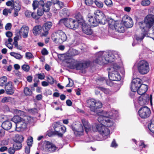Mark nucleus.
Wrapping results in <instances>:
<instances>
[{
    "label": "nucleus",
    "instance_id": "nucleus-47",
    "mask_svg": "<svg viewBox=\"0 0 154 154\" xmlns=\"http://www.w3.org/2000/svg\"><path fill=\"white\" fill-rule=\"evenodd\" d=\"M14 147L16 150L20 149L22 147V145L21 143L16 142L13 145Z\"/></svg>",
    "mask_w": 154,
    "mask_h": 154
},
{
    "label": "nucleus",
    "instance_id": "nucleus-1",
    "mask_svg": "<svg viewBox=\"0 0 154 154\" xmlns=\"http://www.w3.org/2000/svg\"><path fill=\"white\" fill-rule=\"evenodd\" d=\"M143 33L136 36V39L138 43L141 41L144 36L149 37L154 40V15L152 14L147 15L144 21L139 24Z\"/></svg>",
    "mask_w": 154,
    "mask_h": 154
},
{
    "label": "nucleus",
    "instance_id": "nucleus-9",
    "mask_svg": "<svg viewBox=\"0 0 154 154\" xmlns=\"http://www.w3.org/2000/svg\"><path fill=\"white\" fill-rule=\"evenodd\" d=\"M139 116L142 118L145 119L148 117L150 114L151 111L149 108L146 106L141 107L138 111Z\"/></svg>",
    "mask_w": 154,
    "mask_h": 154
},
{
    "label": "nucleus",
    "instance_id": "nucleus-12",
    "mask_svg": "<svg viewBox=\"0 0 154 154\" xmlns=\"http://www.w3.org/2000/svg\"><path fill=\"white\" fill-rule=\"evenodd\" d=\"M94 17L100 22V24L104 25L107 22L106 18L103 13L99 10H97L94 12Z\"/></svg>",
    "mask_w": 154,
    "mask_h": 154
},
{
    "label": "nucleus",
    "instance_id": "nucleus-43",
    "mask_svg": "<svg viewBox=\"0 0 154 154\" xmlns=\"http://www.w3.org/2000/svg\"><path fill=\"white\" fill-rule=\"evenodd\" d=\"M11 56L14 57L17 59H20L22 57V56L20 54L16 53L14 52H11L10 53Z\"/></svg>",
    "mask_w": 154,
    "mask_h": 154
},
{
    "label": "nucleus",
    "instance_id": "nucleus-26",
    "mask_svg": "<svg viewBox=\"0 0 154 154\" xmlns=\"http://www.w3.org/2000/svg\"><path fill=\"white\" fill-rule=\"evenodd\" d=\"M72 129L76 135H81L83 134L84 129L81 124L79 125L78 128L75 129L74 128H72Z\"/></svg>",
    "mask_w": 154,
    "mask_h": 154
},
{
    "label": "nucleus",
    "instance_id": "nucleus-13",
    "mask_svg": "<svg viewBox=\"0 0 154 154\" xmlns=\"http://www.w3.org/2000/svg\"><path fill=\"white\" fill-rule=\"evenodd\" d=\"M51 22H47L45 23L42 26V29L43 32L42 33V36H46L49 33V31L52 26Z\"/></svg>",
    "mask_w": 154,
    "mask_h": 154
},
{
    "label": "nucleus",
    "instance_id": "nucleus-46",
    "mask_svg": "<svg viewBox=\"0 0 154 154\" xmlns=\"http://www.w3.org/2000/svg\"><path fill=\"white\" fill-rule=\"evenodd\" d=\"M98 88L107 94H111L110 91L108 89L105 88L101 87H98Z\"/></svg>",
    "mask_w": 154,
    "mask_h": 154
},
{
    "label": "nucleus",
    "instance_id": "nucleus-5",
    "mask_svg": "<svg viewBox=\"0 0 154 154\" xmlns=\"http://www.w3.org/2000/svg\"><path fill=\"white\" fill-rule=\"evenodd\" d=\"M119 66L117 65L116 67H111L109 69L108 75L109 79L113 81H119L121 77L117 70L119 68Z\"/></svg>",
    "mask_w": 154,
    "mask_h": 154
},
{
    "label": "nucleus",
    "instance_id": "nucleus-35",
    "mask_svg": "<svg viewBox=\"0 0 154 154\" xmlns=\"http://www.w3.org/2000/svg\"><path fill=\"white\" fill-rule=\"evenodd\" d=\"M148 147V145L145 144L143 141H140L138 143V149L140 151L143 150L144 149Z\"/></svg>",
    "mask_w": 154,
    "mask_h": 154
},
{
    "label": "nucleus",
    "instance_id": "nucleus-38",
    "mask_svg": "<svg viewBox=\"0 0 154 154\" xmlns=\"http://www.w3.org/2000/svg\"><path fill=\"white\" fill-rule=\"evenodd\" d=\"M148 128L152 133H154V119H152L149 124L148 125Z\"/></svg>",
    "mask_w": 154,
    "mask_h": 154
},
{
    "label": "nucleus",
    "instance_id": "nucleus-64",
    "mask_svg": "<svg viewBox=\"0 0 154 154\" xmlns=\"http://www.w3.org/2000/svg\"><path fill=\"white\" fill-rule=\"evenodd\" d=\"M41 53L43 55H47L48 54V52L46 48H43L41 51Z\"/></svg>",
    "mask_w": 154,
    "mask_h": 154
},
{
    "label": "nucleus",
    "instance_id": "nucleus-58",
    "mask_svg": "<svg viewBox=\"0 0 154 154\" xmlns=\"http://www.w3.org/2000/svg\"><path fill=\"white\" fill-rule=\"evenodd\" d=\"M31 17L33 18L36 19H38L39 18V16L38 15L37 13L36 14L35 12H32Z\"/></svg>",
    "mask_w": 154,
    "mask_h": 154
},
{
    "label": "nucleus",
    "instance_id": "nucleus-23",
    "mask_svg": "<svg viewBox=\"0 0 154 154\" xmlns=\"http://www.w3.org/2000/svg\"><path fill=\"white\" fill-rule=\"evenodd\" d=\"M13 8L14 11V16L16 17L18 15V12L21 9L20 3L19 1H15L14 3Z\"/></svg>",
    "mask_w": 154,
    "mask_h": 154
},
{
    "label": "nucleus",
    "instance_id": "nucleus-14",
    "mask_svg": "<svg viewBox=\"0 0 154 154\" xmlns=\"http://www.w3.org/2000/svg\"><path fill=\"white\" fill-rule=\"evenodd\" d=\"M44 146L46 151L48 152H54L57 149L56 147L54 145L48 141L44 142Z\"/></svg>",
    "mask_w": 154,
    "mask_h": 154
},
{
    "label": "nucleus",
    "instance_id": "nucleus-31",
    "mask_svg": "<svg viewBox=\"0 0 154 154\" xmlns=\"http://www.w3.org/2000/svg\"><path fill=\"white\" fill-rule=\"evenodd\" d=\"M2 128L5 130H8L12 127V124L10 121H5L4 122L2 125Z\"/></svg>",
    "mask_w": 154,
    "mask_h": 154
},
{
    "label": "nucleus",
    "instance_id": "nucleus-54",
    "mask_svg": "<svg viewBox=\"0 0 154 154\" xmlns=\"http://www.w3.org/2000/svg\"><path fill=\"white\" fill-rule=\"evenodd\" d=\"M22 68L24 71L28 72L29 69V66L28 65L24 64L22 66Z\"/></svg>",
    "mask_w": 154,
    "mask_h": 154
},
{
    "label": "nucleus",
    "instance_id": "nucleus-22",
    "mask_svg": "<svg viewBox=\"0 0 154 154\" xmlns=\"http://www.w3.org/2000/svg\"><path fill=\"white\" fill-rule=\"evenodd\" d=\"M88 20L91 26L94 27L96 26L99 24H100V21L94 17H93L92 16H91L88 17Z\"/></svg>",
    "mask_w": 154,
    "mask_h": 154
},
{
    "label": "nucleus",
    "instance_id": "nucleus-61",
    "mask_svg": "<svg viewBox=\"0 0 154 154\" xmlns=\"http://www.w3.org/2000/svg\"><path fill=\"white\" fill-rule=\"evenodd\" d=\"M13 45H14L15 47L17 49L21 50L22 49L21 47L18 45L17 42H14Z\"/></svg>",
    "mask_w": 154,
    "mask_h": 154
},
{
    "label": "nucleus",
    "instance_id": "nucleus-55",
    "mask_svg": "<svg viewBox=\"0 0 154 154\" xmlns=\"http://www.w3.org/2000/svg\"><path fill=\"white\" fill-rule=\"evenodd\" d=\"M13 111L15 114L19 115H21L23 112V111L16 109H13Z\"/></svg>",
    "mask_w": 154,
    "mask_h": 154
},
{
    "label": "nucleus",
    "instance_id": "nucleus-37",
    "mask_svg": "<svg viewBox=\"0 0 154 154\" xmlns=\"http://www.w3.org/2000/svg\"><path fill=\"white\" fill-rule=\"evenodd\" d=\"M103 125L106 127H111L113 125L114 122L112 120L109 119V117H107Z\"/></svg>",
    "mask_w": 154,
    "mask_h": 154
},
{
    "label": "nucleus",
    "instance_id": "nucleus-52",
    "mask_svg": "<svg viewBox=\"0 0 154 154\" xmlns=\"http://www.w3.org/2000/svg\"><path fill=\"white\" fill-rule=\"evenodd\" d=\"M150 3V1L148 0H143L141 2V4L143 6H148Z\"/></svg>",
    "mask_w": 154,
    "mask_h": 154
},
{
    "label": "nucleus",
    "instance_id": "nucleus-32",
    "mask_svg": "<svg viewBox=\"0 0 154 154\" xmlns=\"http://www.w3.org/2000/svg\"><path fill=\"white\" fill-rule=\"evenodd\" d=\"M75 17L76 19V20L75 21L78 23L79 26L81 25V24L85 23L80 13H78L76 14L75 16Z\"/></svg>",
    "mask_w": 154,
    "mask_h": 154
},
{
    "label": "nucleus",
    "instance_id": "nucleus-18",
    "mask_svg": "<svg viewBox=\"0 0 154 154\" xmlns=\"http://www.w3.org/2000/svg\"><path fill=\"white\" fill-rule=\"evenodd\" d=\"M104 55L107 57L109 62H112L113 61V59L119 57L118 53L116 51H114L112 52H105L104 53Z\"/></svg>",
    "mask_w": 154,
    "mask_h": 154
},
{
    "label": "nucleus",
    "instance_id": "nucleus-6",
    "mask_svg": "<svg viewBox=\"0 0 154 154\" xmlns=\"http://www.w3.org/2000/svg\"><path fill=\"white\" fill-rule=\"evenodd\" d=\"M106 52H99L96 54V58L94 62L100 65H103L109 62L107 57L104 55Z\"/></svg>",
    "mask_w": 154,
    "mask_h": 154
},
{
    "label": "nucleus",
    "instance_id": "nucleus-27",
    "mask_svg": "<svg viewBox=\"0 0 154 154\" xmlns=\"http://www.w3.org/2000/svg\"><path fill=\"white\" fill-rule=\"evenodd\" d=\"M45 3L43 0H40L38 1L37 0H34L33 1L32 6L34 10H35L37 8H39V7L43 6Z\"/></svg>",
    "mask_w": 154,
    "mask_h": 154
},
{
    "label": "nucleus",
    "instance_id": "nucleus-42",
    "mask_svg": "<svg viewBox=\"0 0 154 154\" xmlns=\"http://www.w3.org/2000/svg\"><path fill=\"white\" fill-rule=\"evenodd\" d=\"M13 99L9 97H5L1 100V102L3 103L11 102L13 101Z\"/></svg>",
    "mask_w": 154,
    "mask_h": 154
},
{
    "label": "nucleus",
    "instance_id": "nucleus-41",
    "mask_svg": "<svg viewBox=\"0 0 154 154\" xmlns=\"http://www.w3.org/2000/svg\"><path fill=\"white\" fill-rule=\"evenodd\" d=\"M108 23L110 27L115 28L116 26V24L118 23V21H115L112 19H110L108 21Z\"/></svg>",
    "mask_w": 154,
    "mask_h": 154
},
{
    "label": "nucleus",
    "instance_id": "nucleus-59",
    "mask_svg": "<svg viewBox=\"0 0 154 154\" xmlns=\"http://www.w3.org/2000/svg\"><path fill=\"white\" fill-rule=\"evenodd\" d=\"M85 4L86 5L90 6L93 3L92 0H85Z\"/></svg>",
    "mask_w": 154,
    "mask_h": 154
},
{
    "label": "nucleus",
    "instance_id": "nucleus-36",
    "mask_svg": "<svg viewBox=\"0 0 154 154\" xmlns=\"http://www.w3.org/2000/svg\"><path fill=\"white\" fill-rule=\"evenodd\" d=\"M14 140L15 142L21 143L23 141V137L21 135L16 134L14 138Z\"/></svg>",
    "mask_w": 154,
    "mask_h": 154
},
{
    "label": "nucleus",
    "instance_id": "nucleus-48",
    "mask_svg": "<svg viewBox=\"0 0 154 154\" xmlns=\"http://www.w3.org/2000/svg\"><path fill=\"white\" fill-rule=\"evenodd\" d=\"M25 57L27 59L29 60L33 59L34 58L32 54L29 52H26V53Z\"/></svg>",
    "mask_w": 154,
    "mask_h": 154
},
{
    "label": "nucleus",
    "instance_id": "nucleus-17",
    "mask_svg": "<svg viewBox=\"0 0 154 154\" xmlns=\"http://www.w3.org/2000/svg\"><path fill=\"white\" fill-rule=\"evenodd\" d=\"M53 127L54 131V134L57 135L59 137H62L63 136V134L60 132V128L65 129V127H62L58 122H54L53 124Z\"/></svg>",
    "mask_w": 154,
    "mask_h": 154
},
{
    "label": "nucleus",
    "instance_id": "nucleus-3",
    "mask_svg": "<svg viewBox=\"0 0 154 154\" xmlns=\"http://www.w3.org/2000/svg\"><path fill=\"white\" fill-rule=\"evenodd\" d=\"M30 119L31 118L27 116L22 118L19 116H15L11 120L15 124L17 131H21L26 129L27 124L29 123Z\"/></svg>",
    "mask_w": 154,
    "mask_h": 154
},
{
    "label": "nucleus",
    "instance_id": "nucleus-10",
    "mask_svg": "<svg viewBox=\"0 0 154 154\" xmlns=\"http://www.w3.org/2000/svg\"><path fill=\"white\" fill-rule=\"evenodd\" d=\"M82 122L85 127V131L87 133L91 131V130L94 131H98V128L99 126V124L97 125L95 124H94L92 125V128H91V126L89 125L88 121H86L85 119H82Z\"/></svg>",
    "mask_w": 154,
    "mask_h": 154
},
{
    "label": "nucleus",
    "instance_id": "nucleus-62",
    "mask_svg": "<svg viewBox=\"0 0 154 154\" xmlns=\"http://www.w3.org/2000/svg\"><path fill=\"white\" fill-rule=\"evenodd\" d=\"M69 83L66 85V87H71L73 85V82L69 78Z\"/></svg>",
    "mask_w": 154,
    "mask_h": 154
},
{
    "label": "nucleus",
    "instance_id": "nucleus-50",
    "mask_svg": "<svg viewBox=\"0 0 154 154\" xmlns=\"http://www.w3.org/2000/svg\"><path fill=\"white\" fill-rule=\"evenodd\" d=\"M95 3L96 6L99 8H102L103 5V4L102 2L100 1H96L95 2Z\"/></svg>",
    "mask_w": 154,
    "mask_h": 154
},
{
    "label": "nucleus",
    "instance_id": "nucleus-2",
    "mask_svg": "<svg viewBox=\"0 0 154 154\" xmlns=\"http://www.w3.org/2000/svg\"><path fill=\"white\" fill-rule=\"evenodd\" d=\"M141 80L139 78H135V88H137V90L138 94L141 96L139 98V103L141 105H143L148 104L150 101L151 104H152V95L150 96L148 95H143L146 92L148 89L147 85L142 84Z\"/></svg>",
    "mask_w": 154,
    "mask_h": 154
},
{
    "label": "nucleus",
    "instance_id": "nucleus-24",
    "mask_svg": "<svg viewBox=\"0 0 154 154\" xmlns=\"http://www.w3.org/2000/svg\"><path fill=\"white\" fill-rule=\"evenodd\" d=\"M82 26V31L85 34L87 35H91L93 32L92 30L89 26L87 25L85 23L81 25Z\"/></svg>",
    "mask_w": 154,
    "mask_h": 154
},
{
    "label": "nucleus",
    "instance_id": "nucleus-56",
    "mask_svg": "<svg viewBox=\"0 0 154 154\" xmlns=\"http://www.w3.org/2000/svg\"><path fill=\"white\" fill-rule=\"evenodd\" d=\"M48 83L51 84H53L54 83V80L51 76H50L48 77Z\"/></svg>",
    "mask_w": 154,
    "mask_h": 154
},
{
    "label": "nucleus",
    "instance_id": "nucleus-4",
    "mask_svg": "<svg viewBox=\"0 0 154 154\" xmlns=\"http://www.w3.org/2000/svg\"><path fill=\"white\" fill-rule=\"evenodd\" d=\"M137 69L141 75L147 74L149 71L148 63L145 60H141L137 64Z\"/></svg>",
    "mask_w": 154,
    "mask_h": 154
},
{
    "label": "nucleus",
    "instance_id": "nucleus-44",
    "mask_svg": "<svg viewBox=\"0 0 154 154\" xmlns=\"http://www.w3.org/2000/svg\"><path fill=\"white\" fill-rule=\"evenodd\" d=\"M24 92L26 95L30 96L32 94L31 90L28 87H26L24 89Z\"/></svg>",
    "mask_w": 154,
    "mask_h": 154
},
{
    "label": "nucleus",
    "instance_id": "nucleus-20",
    "mask_svg": "<svg viewBox=\"0 0 154 154\" xmlns=\"http://www.w3.org/2000/svg\"><path fill=\"white\" fill-rule=\"evenodd\" d=\"M29 32V28L26 25L23 26L19 30L20 35L22 36L23 38H26L28 37Z\"/></svg>",
    "mask_w": 154,
    "mask_h": 154
},
{
    "label": "nucleus",
    "instance_id": "nucleus-29",
    "mask_svg": "<svg viewBox=\"0 0 154 154\" xmlns=\"http://www.w3.org/2000/svg\"><path fill=\"white\" fill-rule=\"evenodd\" d=\"M60 31V30H58L53 32L51 35V38L54 42H58V41H59Z\"/></svg>",
    "mask_w": 154,
    "mask_h": 154
},
{
    "label": "nucleus",
    "instance_id": "nucleus-33",
    "mask_svg": "<svg viewBox=\"0 0 154 154\" xmlns=\"http://www.w3.org/2000/svg\"><path fill=\"white\" fill-rule=\"evenodd\" d=\"M133 79L131 83L130 88L131 90V92L130 93V95L131 97H134V95L135 89V81Z\"/></svg>",
    "mask_w": 154,
    "mask_h": 154
},
{
    "label": "nucleus",
    "instance_id": "nucleus-30",
    "mask_svg": "<svg viewBox=\"0 0 154 154\" xmlns=\"http://www.w3.org/2000/svg\"><path fill=\"white\" fill-rule=\"evenodd\" d=\"M115 28L119 32L123 33L125 31L124 27L123 25L121 22H118L116 24V26Z\"/></svg>",
    "mask_w": 154,
    "mask_h": 154
},
{
    "label": "nucleus",
    "instance_id": "nucleus-60",
    "mask_svg": "<svg viewBox=\"0 0 154 154\" xmlns=\"http://www.w3.org/2000/svg\"><path fill=\"white\" fill-rule=\"evenodd\" d=\"M25 16L28 17H31L32 12L29 10H26L25 12Z\"/></svg>",
    "mask_w": 154,
    "mask_h": 154
},
{
    "label": "nucleus",
    "instance_id": "nucleus-53",
    "mask_svg": "<svg viewBox=\"0 0 154 154\" xmlns=\"http://www.w3.org/2000/svg\"><path fill=\"white\" fill-rule=\"evenodd\" d=\"M32 141L33 138L32 137H30L28 138L27 141V144L28 146H32Z\"/></svg>",
    "mask_w": 154,
    "mask_h": 154
},
{
    "label": "nucleus",
    "instance_id": "nucleus-45",
    "mask_svg": "<svg viewBox=\"0 0 154 154\" xmlns=\"http://www.w3.org/2000/svg\"><path fill=\"white\" fill-rule=\"evenodd\" d=\"M53 107L55 108L56 110H58L60 109L61 110H62V108H60V106L59 105L57 102H54L52 103Z\"/></svg>",
    "mask_w": 154,
    "mask_h": 154
},
{
    "label": "nucleus",
    "instance_id": "nucleus-57",
    "mask_svg": "<svg viewBox=\"0 0 154 154\" xmlns=\"http://www.w3.org/2000/svg\"><path fill=\"white\" fill-rule=\"evenodd\" d=\"M15 149L14 147H11L8 149V152L10 154H14L15 152Z\"/></svg>",
    "mask_w": 154,
    "mask_h": 154
},
{
    "label": "nucleus",
    "instance_id": "nucleus-11",
    "mask_svg": "<svg viewBox=\"0 0 154 154\" xmlns=\"http://www.w3.org/2000/svg\"><path fill=\"white\" fill-rule=\"evenodd\" d=\"M51 6V2H47L43 6L39 7L37 10V14L39 17L42 16L45 12L49 11Z\"/></svg>",
    "mask_w": 154,
    "mask_h": 154
},
{
    "label": "nucleus",
    "instance_id": "nucleus-16",
    "mask_svg": "<svg viewBox=\"0 0 154 154\" xmlns=\"http://www.w3.org/2000/svg\"><path fill=\"white\" fill-rule=\"evenodd\" d=\"M98 132L103 136H108L109 134V130L103 124H99L98 128Z\"/></svg>",
    "mask_w": 154,
    "mask_h": 154
},
{
    "label": "nucleus",
    "instance_id": "nucleus-7",
    "mask_svg": "<svg viewBox=\"0 0 154 154\" xmlns=\"http://www.w3.org/2000/svg\"><path fill=\"white\" fill-rule=\"evenodd\" d=\"M63 22L64 25L67 27L72 29H75L79 26L78 23L75 20L71 18L65 19L61 20L60 21Z\"/></svg>",
    "mask_w": 154,
    "mask_h": 154
},
{
    "label": "nucleus",
    "instance_id": "nucleus-19",
    "mask_svg": "<svg viewBox=\"0 0 154 154\" xmlns=\"http://www.w3.org/2000/svg\"><path fill=\"white\" fill-rule=\"evenodd\" d=\"M110 115L106 111H103L99 115L98 118V121L101 124H103L106 121V119L107 117H109Z\"/></svg>",
    "mask_w": 154,
    "mask_h": 154
},
{
    "label": "nucleus",
    "instance_id": "nucleus-28",
    "mask_svg": "<svg viewBox=\"0 0 154 154\" xmlns=\"http://www.w3.org/2000/svg\"><path fill=\"white\" fill-rule=\"evenodd\" d=\"M66 39L67 37L66 34L62 31L60 30L59 41H58V42L59 43H62L63 42L66 41Z\"/></svg>",
    "mask_w": 154,
    "mask_h": 154
},
{
    "label": "nucleus",
    "instance_id": "nucleus-49",
    "mask_svg": "<svg viewBox=\"0 0 154 154\" xmlns=\"http://www.w3.org/2000/svg\"><path fill=\"white\" fill-rule=\"evenodd\" d=\"M45 75L44 73H39L35 75V77H37L38 79L41 80H43L45 78Z\"/></svg>",
    "mask_w": 154,
    "mask_h": 154
},
{
    "label": "nucleus",
    "instance_id": "nucleus-8",
    "mask_svg": "<svg viewBox=\"0 0 154 154\" xmlns=\"http://www.w3.org/2000/svg\"><path fill=\"white\" fill-rule=\"evenodd\" d=\"M87 106H89L91 111L96 112L97 109L102 107V103L100 101H97L94 99H90L87 101Z\"/></svg>",
    "mask_w": 154,
    "mask_h": 154
},
{
    "label": "nucleus",
    "instance_id": "nucleus-63",
    "mask_svg": "<svg viewBox=\"0 0 154 154\" xmlns=\"http://www.w3.org/2000/svg\"><path fill=\"white\" fill-rule=\"evenodd\" d=\"M71 52V55L72 56L76 55L79 54L78 51L75 49H72Z\"/></svg>",
    "mask_w": 154,
    "mask_h": 154
},
{
    "label": "nucleus",
    "instance_id": "nucleus-25",
    "mask_svg": "<svg viewBox=\"0 0 154 154\" xmlns=\"http://www.w3.org/2000/svg\"><path fill=\"white\" fill-rule=\"evenodd\" d=\"M77 64H76V69L77 70H83L87 68L89 65V63L87 62H85L81 63L77 61Z\"/></svg>",
    "mask_w": 154,
    "mask_h": 154
},
{
    "label": "nucleus",
    "instance_id": "nucleus-21",
    "mask_svg": "<svg viewBox=\"0 0 154 154\" xmlns=\"http://www.w3.org/2000/svg\"><path fill=\"white\" fill-rule=\"evenodd\" d=\"M5 89L8 94H12L14 92L12 82L10 81L6 84L5 86Z\"/></svg>",
    "mask_w": 154,
    "mask_h": 154
},
{
    "label": "nucleus",
    "instance_id": "nucleus-15",
    "mask_svg": "<svg viewBox=\"0 0 154 154\" xmlns=\"http://www.w3.org/2000/svg\"><path fill=\"white\" fill-rule=\"evenodd\" d=\"M124 24L127 28L131 27L133 25L131 18L128 15L124 16L122 18Z\"/></svg>",
    "mask_w": 154,
    "mask_h": 154
},
{
    "label": "nucleus",
    "instance_id": "nucleus-51",
    "mask_svg": "<svg viewBox=\"0 0 154 154\" xmlns=\"http://www.w3.org/2000/svg\"><path fill=\"white\" fill-rule=\"evenodd\" d=\"M104 2L107 6L111 7L112 6V3L111 0H105Z\"/></svg>",
    "mask_w": 154,
    "mask_h": 154
},
{
    "label": "nucleus",
    "instance_id": "nucleus-39",
    "mask_svg": "<svg viewBox=\"0 0 154 154\" xmlns=\"http://www.w3.org/2000/svg\"><path fill=\"white\" fill-rule=\"evenodd\" d=\"M7 78L5 76H3L0 78V86H3L6 85L7 81Z\"/></svg>",
    "mask_w": 154,
    "mask_h": 154
},
{
    "label": "nucleus",
    "instance_id": "nucleus-40",
    "mask_svg": "<svg viewBox=\"0 0 154 154\" xmlns=\"http://www.w3.org/2000/svg\"><path fill=\"white\" fill-rule=\"evenodd\" d=\"M77 61L75 60H72L69 64L70 68L71 69H75Z\"/></svg>",
    "mask_w": 154,
    "mask_h": 154
},
{
    "label": "nucleus",
    "instance_id": "nucleus-34",
    "mask_svg": "<svg viewBox=\"0 0 154 154\" xmlns=\"http://www.w3.org/2000/svg\"><path fill=\"white\" fill-rule=\"evenodd\" d=\"M42 29V27L40 26H36L33 28V33L34 35H37L41 32Z\"/></svg>",
    "mask_w": 154,
    "mask_h": 154
}]
</instances>
